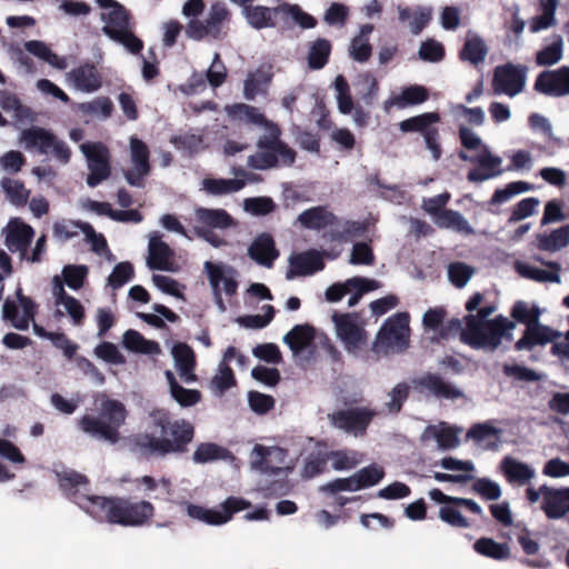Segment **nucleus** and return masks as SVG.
Returning a JSON list of instances; mask_svg holds the SVG:
<instances>
[{
  "label": "nucleus",
  "mask_w": 569,
  "mask_h": 569,
  "mask_svg": "<svg viewBox=\"0 0 569 569\" xmlns=\"http://www.w3.org/2000/svg\"><path fill=\"white\" fill-rule=\"evenodd\" d=\"M542 503L541 510L550 520H558L569 513V487L551 488L541 486Z\"/></svg>",
  "instance_id": "aec40b11"
},
{
  "label": "nucleus",
  "mask_w": 569,
  "mask_h": 569,
  "mask_svg": "<svg viewBox=\"0 0 569 569\" xmlns=\"http://www.w3.org/2000/svg\"><path fill=\"white\" fill-rule=\"evenodd\" d=\"M355 88L357 96L367 107L375 104L378 98L379 84L370 72L360 73L355 83Z\"/></svg>",
  "instance_id": "79ce46f5"
},
{
  "label": "nucleus",
  "mask_w": 569,
  "mask_h": 569,
  "mask_svg": "<svg viewBox=\"0 0 569 569\" xmlns=\"http://www.w3.org/2000/svg\"><path fill=\"white\" fill-rule=\"evenodd\" d=\"M541 315L542 310L537 305H533L531 308H529L528 303L522 300L517 301L510 311V316L512 317L513 321L516 323L518 322L525 325L526 328L533 326L535 321L541 322Z\"/></svg>",
  "instance_id": "3c124183"
},
{
  "label": "nucleus",
  "mask_w": 569,
  "mask_h": 569,
  "mask_svg": "<svg viewBox=\"0 0 569 569\" xmlns=\"http://www.w3.org/2000/svg\"><path fill=\"white\" fill-rule=\"evenodd\" d=\"M246 186L244 180L233 178H206L201 181V189L211 196H224L238 192Z\"/></svg>",
  "instance_id": "e433bc0d"
},
{
  "label": "nucleus",
  "mask_w": 569,
  "mask_h": 569,
  "mask_svg": "<svg viewBox=\"0 0 569 569\" xmlns=\"http://www.w3.org/2000/svg\"><path fill=\"white\" fill-rule=\"evenodd\" d=\"M57 136L49 129L31 126L22 130L20 143L26 150H36L39 154L49 156L50 146Z\"/></svg>",
  "instance_id": "bb28decb"
},
{
  "label": "nucleus",
  "mask_w": 569,
  "mask_h": 569,
  "mask_svg": "<svg viewBox=\"0 0 569 569\" xmlns=\"http://www.w3.org/2000/svg\"><path fill=\"white\" fill-rule=\"evenodd\" d=\"M250 501L240 497H228L221 502V510L209 509L199 505L187 503V515L194 520L209 526H221L231 520L236 512L248 509Z\"/></svg>",
  "instance_id": "1a4fd4ad"
},
{
  "label": "nucleus",
  "mask_w": 569,
  "mask_h": 569,
  "mask_svg": "<svg viewBox=\"0 0 569 569\" xmlns=\"http://www.w3.org/2000/svg\"><path fill=\"white\" fill-rule=\"evenodd\" d=\"M248 256L258 264L271 268L279 257L272 236L267 232L258 234L248 248Z\"/></svg>",
  "instance_id": "393cba45"
},
{
  "label": "nucleus",
  "mask_w": 569,
  "mask_h": 569,
  "mask_svg": "<svg viewBox=\"0 0 569 569\" xmlns=\"http://www.w3.org/2000/svg\"><path fill=\"white\" fill-rule=\"evenodd\" d=\"M429 99V90L420 84L405 87L400 94L393 97L392 102L400 109L409 106L421 104Z\"/></svg>",
  "instance_id": "37998d69"
},
{
  "label": "nucleus",
  "mask_w": 569,
  "mask_h": 569,
  "mask_svg": "<svg viewBox=\"0 0 569 569\" xmlns=\"http://www.w3.org/2000/svg\"><path fill=\"white\" fill-rule=\"evenodd\" d=\"M331 48V42L325 38L313 41L307 57L308 67L311 70L322 69L328 63Z\"/></svg>",
  "instance_id": "c03bdc74"
},
{
  "label": "nucleus",
  "mask_w": 569,
  "mask_h": 569,
  "mask_svg": "<svg viewBox=\"0 0 569 569\" xmlns=\"http://www.w3.org/2000/svg\"><path fill=\"white\" fill-rule=\"evenodd\" d=\"M243 210L254 217H262L272 213L277 204L272 198L267 196L249 197L243 200Z\"/></svg>",
  "instance_id": "bf43d9fd"
},
{
  "label": "nucleus",
  "mask_w": 569,
  "mask_h": 569,
  "mask_svg": "<svg viewBox=\"0 0 569 569\" xmlns=\"http://www.w3.org/2000/svg\"><path fill=\"white\" fill-rule=\"evenodd\" d=\"M336 219V216L327 207L317 206L303 210L298 216L297 222L305 229L318 231L332 226Z\"/></svg>",
  "instance_id": "7c9ffc66"
},
{
  "label": "nucleus",
  "mask_w": 569,
  "mask_h": 569,
  "mask_svg": "<svg viewBox=\"0 0 569 569\" xmlns=\"http://www.w3.org/2000/svg\"><path fill=\"white\" fill-rule=\"evenodd\" d=\"M60 489L66 497L99 522L108 521L121 526H141L153 515L148 501L132 502L122 498H108L88 493L86 476L62 467L54 469Z\"/></svg>",
  "instance_id": "f257e3e1"
},
{
  "label": "nucleus",
  "mask_w": 569,
  "mask_h": 569,
  "mask_svg": "<svg viewBox=\"0 0 569 569\" xmlns=\"http://www.w3.org/2000/svg\"><path fill=\"white\" fill-rule=\"evenodd\" d=\"M0 107L3 111L12 113V118L18 122L34 120L31 109L23 106L20 99L8 90H0Z\"/></svg>",
  "instance_id": "f704fd0d"
},
{
  "label": "nucleus",
  "mask_w": 569,
  "mask_h": 569,
  "mask_svg": "<svg viewBox=\"0 0 569 569\" xmlns=\"http://www.w3.org/2000/svg\"><path fill=\"white\" fill-rule=\"evenodd\" d=\"M78 110L82 114L106 120L113 111V103L108 97H98L91 101L79 103Z\"/></svg>",
  "instance_id": "8fccbe9b"
},
{
  "label": "nucleus",
  "mask_w": 569,
  "mask_h": 569,
  "mask_svg": "<svg viewBox=\"0 0 569 569\" xmlns=\"http://www.w3.org/2000/svg\"><path fill=\"white\" fill-rule=\"evenodd\" d=\"M272 73L262 69H257L250 72L243 82V97L248 101L254 100V98L264 91L267 86L271 82Z\"/></svg>",
  "instance_id": "a19ab883"
},
{
  "label": "nucleus",
  "mask_w": 569,
  "mask_h": 569,
  "mask_svg": "<svg viewBox=\"0 0 569 569\" xmlns=\"http://www.w3.org/2000/svg\"><path fill=\"white\" fill-rule=\"evenodd\" d=\"M502 372L506 377L512 378L515 381L519 382H537L546 378L545 373L538 372L529 367L517 363L503 365Z\"/></svg>",
  "instance_id": "4d7b16f0"
},
{
  "label": "nucleus",
  "mask_w": 569,
  "mask_h": 569,
  "mask_svg": "<svg viewBox=\"0 0 569 569\" xmlns=\"http://www.w3.org/2000/svg\"><path fill=\"white\" fill-rule=\"evenodd\" d=\"M0 186L12 204L22 207L28 202L30 191L24 188L22 181L4 177L1 179Z\"/></svg>",
  "instance_id": "603ef678"
},
{
  "label": "nucleus",
  "mask_w": 569,
  "mask_h": 569,
  "mask_svg": "<svg viewBox=\"0 0 569 569\" xmlns=\"http://www.w3.org/2000/svg\"><path fill=\"white\" fill-rule=\"evenodd\" d=\"M569 244V224L553 229L549 234L537 236V246L542 251L557 252Z\"/></svg>",
  "instance_id": "58836bf2"
},
{
  "label": "nucleus",
  "mask_w": 569,
  "mask_h": 569,
  "mask_svg": "<svg viewBox=\"0 0 569 569\" xmlns=\"http://www.w3.org/2000/svg\"><path fill=\"white\" fill-rule=\"evenodd\" d=\"M153 426L160 429L154 433H140L134 438L139 453L146 458L181 457L189 451L194 438V426L186 419L170 420L164 412L151 413Z\"/></svg>",
  "instance_id": "7ed1b4c3"
},
{
  "label": "nucleus",
  "mask_w": 569,
  "mask_h": 569,
  "mask_svg": "<svg viewBox=\"0 0 569 569\" xmlns=\"http://www.w3.org/2000/svg\"><path fill=\"white\" fill-rule=\"evenodd\" d=\"M337 336L343 343L346 350L355 353L366 342V331L360 328L350 313L332 315Z\"/></svg>",
  "instance_id": "f3484780"
},
{
  "label": "nucleus",
  "mask_w": 569,
  "mask_h": 569,
  "mask_svg": "<svg viewBox=\"0 0 569 569\" xmlns=\"http://www.w3.org/2000/svg\"><path fill=\"white\" fill-rule=\"evenodd\" d=\"M376 416V410L368 407H352L329 413L328 420L333 428L361 437Z\"/></svg>",
  "instance_id": "9d476101"
},
{
  "label": "nucleus",
  "mask_w": 569,
  "mask_h": 569,
  "mask_svg": "<svg viewBox=\"0 0 569 569\" xmlns=\"http://www.w3.org/2000/svg\"><path fill=\"white\" fill-rule=\"evenodd\" d=\"M280 9H282V13L290 16L302 29H312L317 26V19L305 12L298 4L283 2L280 4Z\"/></svg>",
  "instance_id": "338daca9"
},
{
  "label": "nucleus",
  "mask_w": 569,
  "mask_h": 569,
  "mask_svg": "<svg viewBox=\"0 0 569 569\" xmlns=\"http://www.w3.org/2000/svg\"><path fill=\"white\" fill-rule=\"evenodd\" d=\"M418 57L425 62H440L445 58V47L441 42L435 39H427L421 42L418 50Z\"/></svg>",
  "instance_id": "69168bd1"
},
{
  "label": "nucleus",
  "mask_w": 569,
  "mask_h": 569,
  "mask_svg": "<svg viewBox=\"0 0 569 569\" xmlns=\"http://www.w3.org/2000/svg\"><path fill=\"white\" fill-rule=\"evenodd\" d=\"M87 222L81 220H62L53 223L52 233L53 237L59 241H68L78 234V231H82V224Z\"/></svg>",
  "instance_id": "774afa93"
},
{
  "label": "nucleus",
  "mask_w": 569,
  "mask_h": 569,
  "mask_svg": "<svg viewBox=\"0 0 569 569\" xmlns=\"http://www.w3.org/2000/svg\"><path fill=\"white\" fill-rule=\"evenodd\" d=\"M325 254L327 251L317 249H308L302 252H293L288 258V270L286 272L287 280H293L298 277L312 276L325 269Z\"/></svg>",
  "instance_id": "2eb2a0df"
},
{
  "label": "nucleus",
  "mask_w": 569,
  "mask_h": 569,
  "mask_svg": "<svg viewBox=\"0 0 569 569\" xmlns=\"http://www.w3.org/2000/svg\"><path fill=\"white\" fill-rule=\"evenodd\" d=\"M410 387L407 382L397 383L389 392V400L385 403L387 411L397 415L401 411L403 403L408 400Z\"/></svg>",
  "instance_id": "680f3d73"
},
{
  "label": "nucleus",
  "mask_w": 569,
  "mask_h": 569,
  "mask_svg": "<svg viewBox=\"0 0 569 569\" xmlns=\"http://www.w3.org/2000/svg\"><path fill=\"white\" fill-rule=\"evenodd\" d=\"M528 67L507 62L493 71L492 89L496 94L515 97L522 92L527 82Z\"/></svg>",
  "instance_id": "f8f14e48"
},
{
  "label": "nucleus",
  "mask_w": 569,
  "mask_h": 569,
  "mask_svg": "<svg viewBox=\"0 0 569 569\" xmlns=\"http://www.w3.org/2000/svg\"><path fill=\"white\" fill-rule=\"evenodd\" d=\"M337 92L338 110L342 114H350L356 107L350 94V86L342 74H338L333 81Z\"/></svg>",
  "instance_id": "13d9d810"
},
{
  "label": "nucleus",
  "mask_w": 569,
  "mask_h": 569,
  "mask_svg": "<svg viewBox=\"0 0 569 569\" xmlns=\"http://www.w3.org/2000/svg\"><path fill=\"white\" fill-rule=\"evenodd\" d=\"M80 150L89 169L86 182L88 187L96 188L111 174L109 149L102 142H84Z\"/></svg>",
  "instance_id": "9b49d317"
},
{
  "label": "nucleus",
  "mask_w": 569,
  "mask_h": 569,
  "mask_svg": "<svg viewBox=\"0 0 569 569\" xmlns=\"http://www.w3.org/2000/svg\"><path fill=\"white\" fill-rule=\"evenodd\" d=\"M232 452L214 442H201L192 455V461L197 465H206L214 461H232Z\"/></svg>",
  "instance_id": "72a5a7b5"
},
{
  "label": "nucleus",
  "mask_w": 569,
  "mask_h": 569,
  "mask_svg": "<svg viewBox=\"0 0 569 569\" xmlns=\"http://www.w3.org/2000/svg\"><path fill=\"white\" fill-rule=\"evenodd\" d=\"M441 229H451L465 236L475 233V229L469 221L459 211L447 209L442 210L435 220Z\"/></svg>",
  "instance_id": "c9c22d12"
},
{
  "label": "nucleus",
  "mask_w": 569,
  "mask_h": 569,
  "mask_svg": "<svg viewBox=\"0 0 569 569\" xmlns=\"http://www.w3.org/2000/svg\"><path fill=\"white\" fill-rule=\"evenodd\" d=\"M355 477L357 485L359 486V490H361L379 483L385 477V470L382 467L371 463L358 470L355 473Z\"/></svg>",
  "instance_id": "e2e57ef3"
},
{
  "label": "nucleus",
  "mask_w": 569,
  "mask_h": 569,
  "mask_svg": "<svg viewBox=\"0 0 569 569\" xmlns=\"http://www.w3.org/2000/svg\"><path fill=\"white\" fill-rule=\"evenodd\" d=\"M171 355L181 380L187 385L193 383L197 376L193 372L196 357L192 348L186 342H176L171 348Z\"/></svg>",
  "instance_id": "a878e982"
},
{
  "label": "nucleus",
  "mask_w": 569,
  "mask_h": 569,
  "mask_svg": "<svg viewBox=\"0 0 569 569\" xmlns=\"http://www.w3.org/2000/svg\"><path fill=\"white\" fill-rule=\"evenodd\" d=\"M149 148L141 139L130 138V160L132 168L123 172L126 181L137 188L144 186V180L151 171Z\"/></svg>",
  "instance_id": "4468645a"
},
{
  "label": "nucleus",
  "mask_w": 569,
  "mask_h": 569,
  "mask_svg": "<svg viewBox=\"0 0 569 569\" xmlns=\"http://www.w3.org/2000/svg\"><path fill=\"white\" fill-rule=\"evenodd\" d=\"M366 231L365 223L360 221L347 220L342 224L332 228L323 233L322 238L329 242L347 243L355 237L361 236Z\"/></svg>",
  "instance_id": "4c0bfd02"
},
{
  "label": "nucleus",
  "mask_w": 569,
  "mask_h": 569,
  "mask_svg": "<svg viewBox=\"0 0 569 569\" xmlns=\"http://www.w3.org/2000/svg\"><path fill=\"white\" fill-rule=\"evenodd\" d=\"M89 268L86 264H66L62 268L61 277L71 290H79L83 287L88 277Z\"/></svg>",
  "instance_id": "052dcab7"
},
{
  "label": "nucleus",
  "mask_w": 569,
  "mask_h": 569,
  "mask_svg": "<svg viewBox=\"0 0 569 569\" xmlns=\"http://www.w3.org/2000/svg\"><path fill=\"white\" fill-rule=\"evenodd\" d=\"M473 549L479 553L495 560H505L510 556V548L507 543H500L491 538H479L473 543Z\"/></svg>",
  "instance_id": "de8ad7c7"
},
{
  "label": "nucleus",
  "mask_w": 569,
  "mask_h": 569,
  "mask_svg": "<svg viewBox=\"0 0 569 569\" xmlns=\"http://www.w3.org/2000/svg\"><path fill=\"white\" fill-rule=\"evenodd\" d=\"M410 317L408 312H397L388 317L378 330L372 350L376 353H402L410 346Z\"/></svg>",
  "instance_id": "423d86ee"
},
{
  "label": "nucleus",
  "mask_w": 569,
  "mask_h": 569,
  "mask_svg": "<svg viewBox=\"0 0 569 569\" xmlns=\"http://www.w3.org/2000/svg\"><path fill=\"white\" fill-rule=\"evenodd\" d=\"M505 316L498 315L486 323H478L473 317H465L466 327L461 332V342L475 350L495 351L500 347L499 327Z\"/></svg>",
  "instance_id": "6e6552de"
},
{
  "label": "nucleus",
  "mask_w": 569,
  "mask_h": 569,
  "mask_svg": "<svg viewBox=\"0 0 569 569\" xmlns=\"http://www.w3.org/2000/svg\"><path fill=\"white\" fill-rule=\"evenodd\" d=\"M476 161L478 168L471 169L467 174L468 181L472 183L485 182L511 170V167L503 169L501 167L502 158L493 154L487 146L477 154Z\"/></svg>",
  "instance_id": "6ab92c4d"
},
{
  "label": "nucleus",
  "mask_w": 569,
  "mask_h": 569,
  "mask_svg": "<svg viewBox=\"0 0 569 569\" xmlns=\"http://www.w3.org/2000/svg\"><path fill=\"white\" fill-rule=\"evenodd\" d=\"M533 189V184L526 182V181H512L506 184L505 188L496 189L492 193L489 203L495 204H501L507 201H509L512 197L528 192Z\"/></svg>",
  "instance_id": "5fc2aeb1"
},
{
  "label": "nucleus",
  "mask_w": 569,
  "mask_h": 569,
  "mask_svg": "<svg viewBox=\"0 0 569 569\" xmlns=\"http://www.w3.org/2000/svg\"><path fill=\"white\" fill-rule=\"evenodd\" d=\"M440 121V116L438 112H425L406 120H402L399 123V129L402 132H420L422 137L425 132L430 130L431 124Z\"/></svg>",
  "instance_id": "a18cd8bd"
},
{
  "label": "nucleus",
  "mask_w": 569,
  "mask_h": 569,
  "mask_svg": "<svg viewBox=\"0 0 569 569\" xmlns=\"http://www.w3.org/2000/svg\"><path fill=\"white\" fill-rule=\"evenodd\" d=\"M134 277V269L131 262L122 261L113 267L108 277V286L112 289H119Z\"/></svg>",
  "instance_id": "0e129e2a"
},
{
  "label": "nucleus",
  "mask_w": 569,
  "mask_h": 569,
  "mask_svg": "<svg viewBox=\"0 0 569 569\" xmlns=\"http://www.w3.org/2000/svg\"><path fill=\"white\" fill-rule=\"evenodd\" d=\"M126 408L122 402L106 399L101 402L97 417L84 415L79 420L80 429L90 437L116 443L119 440V429L126 420Z\"/></svg>",
  "instance_id": "39448f33"
},
{
  "label": "nucleus",
  "mask_w": 569,
  "mask_h": 569,
  "mask_svg": "<svg viewBox=\"0 0 569 569\" xmlns=\"http://www.w3.org/2000/svg\"><path fill=\"white\" fill-rule=\"evenodd\" d=\"M67 78L72 87L81 92L92 93L102 86V78L93 63L86 62L72 69Z\"/></svg>",
  "instance_id": "b1692460"
},
{
  "label": "nucleus",
  "mask_w": 569,
  "mask_h": 569,
  "mask_svg": "<svg viewBox=\"0 0 569 569\" xmlns=\"http://www.w3.org/2000/svg\"><path fill=\"white\" fill-rule=\"evenodd\" d=\"M242 13L250 27L256 30L276 27L274 17L282 13L280 4L274 8L264 6H246Z\"/></svg>",
  "instance_id": "2f4dec72"
},
{
  "label": "nucleus",
  "mask_w": 569,
  "mask_h": 569,
  "mask_svg": "<svg viewBox=\"0 0 569 569\" xmlns=\"http://www.w3.org/2000/svg\"><path fill=\"white\" fill-rule=\"evenodd\" d=\"M1 236L6 248L12 253L18 252L20 260L23 261L34 237V229L21 218L13 217L2 228Z\"/></svg>",
  "instance_id": "ddd939ff"
},
{
  "label": "nucleus",
  "mask_w": 569,
  "mask_h": 569,
  "mask_svg": "<svg viewBox=\"0 0 569 569\" xmlns=\"http://www.w3.org/2000/svg\"><path fill=\"white\" fill-rule=\"evenodd\" d=\"M198 221L214 229H227L234 226V220L224 209L198 208L196 210Z\"/></svg>",
  "instance_id": "ea45409f"
},
{
  "label": "nucleus",
  "mask_w": 569,
  "mask_h": 569,
  "mask_svg": "<svg viewBox=\"0 0 569 569\" xmlns=\"http://www.w3.org/2000/svg\"><path fill=\"white\" fill-rule=\"evenodd\" d=\"M103 11L101 31L113 42L122 46L131 54H140L143 41L133 32L130 11L117 0H94Z\"/></svg>",
  "instance_id": "20e7f679"
},
{
  "label": "nucleus",
  "mask_w": 569,
  "mask_h": 569,
  "mask_svg": "<svg viewBox=\"0 0 569 569\" xmlns=\"http://www.w3.org/2000/svg\"><path fill=\"white\" fill-rule=\"evenodd\" d=\"M533 189V184L526 182V181H512L506 184L505 188L496 189L492 193L489 203L495 204H501L507 201H509L512 197L528 192Z\"/></svg>",
  "instance_id": "864d4df0"
},
{
  "label": "nucleus",
  "mask_w": 569,
  "mask_h": 569,
  "mask_svg": "<svg viewBox=\"0 0 569 569\" xmlns=\"http://www.w3.org/2000/svg\"><path fill=\"white\" fill-rule=\"evenodd\" d=\"M170 143H172L177 150L184 152L188 156H193L206 148L203 137L192 132L172 136L170 138Z\"/></svg>",
  "instance_id": "09e8293b"
},
{
  "label": "nucleus",
  "mask_w": 569,
  "mask_h": 569,
  "mask_svg": "<svg viewBox=\"0 0 569 569\" xmlns=\"http://www.w3.org/2000/svg\"><path fill=\"white\" fill-rule=\"evenodd\" d=\"M487 54L488 46L485 40L479 34L469 30L459 52L460 60L478 66L485 61Z\"/></svg>",
  "instance_id": "473e14b6"
},
{
  "label": "nucleus",
  "mask_w": 569,
  "mask_h": 569,
  "mask_svg": "<svg viewBox=\"0 0 569 569\" xmlns=\"http://www.w3.org/2000/svg\"><path fill=\"white\" fill-rule=\"evenodd\" d=\"M228 19L229 11L223 2H216L210 7L204 21L207 22V27L211 29L213 40L222 38V23Z\"/></svg>",
  "instance_id": "6e6d98bb"
},
{
  "label": "nucleus",
  "mask_w": 569,
  "mask_h": 569,
  "mask_svg": "<svg viewBox=\"0 0 569 569\" xmlns=\"http://www.w3.org/2000/svg\"><path fill=\"white\" fill-rule=\"evenodd\" d=\"M204 271L208 276V280L210 281V277L214 276L218 278L217 286L221 288L220 284L223 283V292L232 297L237 293L238 290V276L239 272L231 266L226 263H214L211 261H206L203 264Z\"/></svg>",
  "instance_id": "c85d7f7f"
},
{
  "label": "nucleus",
  "mask_w": 569,
  "mask_h": 569,
  "mask_svg": "<svg viewBox=\"0 0 569 569\" xmlns=\"http://www.w3.org/2000/svg\"><path fill=\"white\" fill-rule=\"evenodd\" d=\"M316 330L308 323L296 325L288 331L282 342L288 346L293 357H300L305 351L313 353Z\"/></svg>",
  "instance_id": "5701e85b"
},
{
  "label": "nucleus",
  "mask_w": 569,
  "mask_h": 569,
  "mask_svg": "<svg viewBox=\"0 0 569 569\" xmlns=\"http://www.w3.org/2000/svg\"><path fill=\"white\" fill-rule=\"evenodd\" d=\"M562 337V332L547 325L535 321L533 326L526 328L521 338L515 343L516 351H532L537 347L555 343Z\"/></svg>",
  "instance_id": "a211bd4d"
},
{
  "label": "nucleus",
  "mask_w": 569,
  "mask_h": 569,
  "mask_svg": "<svg viewBox=\"0 0 569 569\" xmlns=\"http://www.w3.org/2000/svg\"><path fill=\"white\" fill-rule=\"evenodd\" d=\"M563 56V40L559 34H555L552 42L536 53V63L540 67L553 66L558 63Z\"/></svg>",
  "instance_id": "49530a36"
},
{
  "label": "nucleus",
  "mask_w": 569,
  "mask_h": 569,
  "mask_svg": "<svg viewBox=\"0 0 569 569\" xmlns=\"http://www.w3.org/2000/svg\"><path fill=\"white\" fill-rule=\"evenodd\" d=\"M533 89L548 97H566L569 94V67L562 66L555 70L541 71L535 81Z\"/></svg>",
  "instance_id": "dca6fc26"
},
{
  "label": "nucleus",
  "mask_w": 569,
  "mask_h": 569,
  "mask_svg": "<svg viewBox=\"0 0 569 569\" xmlns=\"http://www.w3.org/2000/svg\"><path fill=\"white\" fill-rule=\"evenodd\" d=\"M459 429L448 427L446 423H441L440 428L435 425H428L421 436L420 440L426 442L428 440H436L438 449L447 451L457 448L460 445L458 437Z\"/></svg>",
  "instance_id": "c756f323"
},
{
  "label": "nucleus",
  "mask_w": 569,
  "mask_h": 569,
  "mask_svg": "<svg viewBox=\"0 0 569 569\" xmlns=\"http://www.w3.org/2000/svg\"><path fill=\"white\" fill-rule=\"evenodd\" d=\"M174 251L162 241L161 234L153 231L149 236L147 267L150 270L172 271Z\"/></svg>",
  "instance_id": "412c9836"
},
{
  "label": "nucleus",
  "mask_w": 569,
  "mask_h": 569,
  "mask_svg": "<svg viewBox=\"0 0 569 569\" xmlns=\"http://www.w3.org/2000/svg\"><path fill=\"white\" fill-rule=\"evenodd\" d=\"M416 388L420 391H428L438 399H459L463 392L455 385L445 381L438 373L428 372L413 380Z\"/></svg>",
  "instance_id": "4be33fe9"
},
{
  "label": "nucleus",
  "mask_w": 569,
  "mask_h": 569,
  "mask_svg": "<svg viewBox=\"0 0 569 569\" xmlns=\"http://www.w3.org/2000/svg\"><path fill=\"white\" fill-rule=\"evenodd\" d=\"M499 469L511 485L525 486L536 476V471L531 466L511 456L502 458Z\"/></svg>",
  "instance_id": "cd10ccee"
},
{
  "label": "nucleus",
  "mask_w": 569,
  "mask_h": 569,
  "mask_svg": "<svg viewBox=\"0 0 569 569\" xmlns=\"http://www.w3.org/2000/svg\"><path fill=\"white\" fill-rule=\"evenodd\" d=\"M272 453H274L277 458L281 460L286 456V451L281 448H268L262 445H256L251 451L250 468L254 471H258L261 475L274 478L270 486L261 487V489L266 491L267 495H283L286 488L284 480L290 469L270 466L268 457L271 456Z\"/></svg>",
  "instance_id": "0eeeda50"
},
{
  "label": "nucleus",
  "mask_w": 569,
  "mask_h": 569,
  "mask_svg": "<svg viewBox=\"0 0 569 569\" xmlns=\"http://www.w3.org/2000/svg\"><path fill=\"white\" fill-rule=\"evenodd\" d=\"M227 114L233 120L256 124L264 129V133L257 140V151L250 154L247 166L254 170H269L282 167H291L297 153L281 140L279 126L268 120L258 108L246 103H233L226 107Z\"/></svg>",
  "instance_id": "f03ea898"
}]
</instances>
